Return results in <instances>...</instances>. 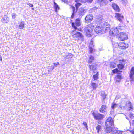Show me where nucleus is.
Masks as SVG:
<instances>
[{"label": "nucleus", "mask_w": 134, "mask_h": 134, "mask_svg": "<svg viewBox=\"0 0 134 134\" xmlns=\"http://www.w3.org/2000/svg\"><path fill=\"white\" fill-rule=\"evenodd\" d=\"M100 25L99 26H97L95 29V31L96 33H100L103 34L109 31V29L108 27L104 26H102V23H100Z\"/></svg>", "instance_id": "obj_1"}, {"label": "nucleus", "mask_w": 134, "mask_h": 134, "mask_svg": "<svg viewBox=\"0 0 134 134\" xmlns=\"http://www.w3.org/2000/svg\"><path fill=\"white\" fill-rule=\"evenodd\" d=\"M94 26L92 24L87 25L85 28L84 30L86 33V35L89 37L92 36V32L93 31Z\"/></svg>", "instance_id": "obj_2"}, {"label": "nucleus", "mask_w": 134, "mask_h": 134, "mask_svg": "<svg viewBox=\"0 0 134 134\" xmlns=\"http://www.w3.org/2000/svg\"><path fill=\"white\" fill-rule=\"evenodd\" d=\"M122 28L123 27L121 25H119L116 27H113L109 31L110 34L113 36L118 34V32H120Z\"/></svg>", "instance_id": "obj_3"}, {"label": "nucleus", "mask_w": 134, "mask_h": 134, "mask_svg": "<svg viewBox=\"0 0 134 134\" xmlns=\"http://www.w3.org/2000/svg\"><path fill=\"white\" fill-rule=\"evenodd\" d=\"M92 115L94 119L97 120H102L104 117V115H103L100 114L97 112H93Z\"/></svg>", "instance_id": "obj_4"}, {"label": "nucleus", "mask_w": 134, "mask_h": 134, "mask_svg": "<svg viewBox=\"0 0 134 134\" xmlns=\"http://www.w3.org/2000/svg\"><path fill=\"white\" fill-rule=\"evenodd\" d=\"M118 37L119 40L122 41L127 39V35L126 34L123 32H120L118 34Z\"/></svg>", "instance_id": "obj_5"}, {"label": "nucleus", "mask_w": 134, "mask_h": 134, "mask_svg": "<svg viewBox=\"0 0 134 134\" xmlns=\"http://www.w3.org/2000/svg\"><path fill=\"white\" fill-rule=\"evenodd\" d=\"M129 74L131 83H133L134 82V67L131 68Z\"/></svg>", "instance_id": "obj_6"}, {"label": "nucleus", "mask_w": 134, "mask_h": 134, "mask_svg": "<svg viewBox=\"0 0 134 134\" xmlns=\"http://www.w3.org/2000/svg\"><path fill=\"white\" fill-rule=\"evenodd\" d=\"M106 126H114V122L113 119L111 117L108 118L105 122Z\"/></svg>", "instance_id": "obj_7"}, {"label": "nucleus", "mask_w": 134, "mask_h": 134, "mask_svg": "<svg viewBox=\"0 0 134 134\" xmlns=\"http://www.w3.org/2000/svg\"><path fill=\"white\" fill-rule=\"evenodd\" d=\"M77 12V15L80 16L82 17L85 14L86 12V10L84 8H80L79 9H76Z\"/></svg>", "instance_id": "obj_8"}, {"label": "nucleus", "mask_w": 134, "mask_h": 134, "mask_svg": "<svg viewBox=\"0 0 134 134\" xmlns=\"http://www.w3.org/2000/svg\"><path fill=\"white\" fill-rule=\"evenodd\" d=\"M107 127L105 130V133L108 134L111 132H113V131L115 129V127L114 126H106Z\"/></svg>", "instance_id": "obj_9"}, {"label": "nucleus", "mask_w": 134, "mask_h": 134, "mask_svg": "<svg viewBox=\"0 0 134 134\" xmlns=\"http://www.w3.org/2000/svg\"><path fill=\"white\" fill-rule=\"evenodd\" d=\"M93 16L92 14L87 15L85 18V21L86 23H88L91 22L92 20Z\"/></svg>", "instance_id": "obj_10"}, {"label": "nucleus", "mask_w": 134, "mask_h": 134, "mask_svg": "<svg viewBox=\"0 0 134 134\" xmlns=\"http://www.w3.org/2000/svg\"><path fill=\"white\" fill-rule=\"evenodd\" d=\"M93 39H91L90 43L89 46V52L91 53H93V51H94L95 50L93 48L94 45L93 44Z\"/></svg>", "instance_id": "obj_11"}, {"label": "nucleus", "mask_w": 134, "mask_h": 134, "mask_svg": "<svg viewBox=\"0 0 134 134\" xmlns=\"http://www.w3.org/2000/svg\"><path fill=\"white\" fill-rule=\"evenodd\" d=\"M118 47L120 49H124L127 48L128 47V44L124 42L119 43L118 45Z\"/></svg>", "instance_id": "obj_12"}, {"label": "nucleus", "mask_w": 134, "mask_h": 134, "mask_svg": "<svg viewBox=\"0 0 134 134\" xmlns=\"http://www.w3.org/2000/svg\"><path fill=\"white\" fill-rule=\"evenodd\" d=\"M126 107V108L125 109H126L127 110H132L133 109V106L131 103L129 101H127Z\"/></svg>", "instance_id": "obj_13"}, {"label": "nucleus", "mask_w": 134, "mask_h": 134, "mask_svg": "<svg viewBox=\"0 0 134 134\" xmlns=\"http://www.w3.org/2000/svg\"><path fill=\"white\" fill-rule=\"evenodd\" d=\"M115 18L120 22L122 21V20L124 17L122 14L119 13H116L115 14Z\"/></svg>", "instance_id": "obj_14"}, {"label": "nucleus", "mask_w": 134, "mask_h": 134, "mask_svg": "<svg viewBox=\"0 0 134 134\" xmlns=\"http://www.w3.org/2000/svg\"><path fill=\"white\" fill-rule=\"evenodd\" d=\"M127 102L124 100H122L120 103V107L122 109H125L126 108V107Z\"/></svg>", "instance_id": "obj_15"}, {"label": "nucleus", "mask_w": 134, "mask_h": 134, "mask_svg": "<svg viewBox=\"0 0 134 134\" xmlns=\"http://www.w3.org/2000/svg\"><path fill=\"white\" fill-rule=\"evenodd\" d=\"M112 7L113 9L116 12H119L120 11V9L119 6L116 4L114 3L112 4Z\"/></svg>", "instance_id": "obj_16"}, {"label": "nucleus", "mask_w": 134, "mask_h": 134, "mask_svg": "<svg viewBox=\"0 0 134 134\" xmlns=\"http://www.w3.org/2000/svg\"><path fill=\"white\" fill-rule=\"evenodd\" d=\"M125 61V60H120L119 63H121V64H119L117 65V66L119 69H122L124 68V63H123V62Z\"/></svg>", "instance_id": "obj_17"}, {"label": "nucleus", "mask_w": 134, "mask_h": 134, "mask_svg": "<svg viewBox=\"0 0 134 134\" xmlns=\"http://www.w3.org/2000/svg\"><path fill=\"white\" fill-rule=\"evenodd\" d=\"M97 2L99 3L100 6H105L107 3V0H97Z\"/></svg>", "instance_id": "obj_18"}, {"label": "nucleus", "mask_w": 134, "mask_h": 134, "mask_svg": "<svg viewBox=\"0 0 134 134\" xmlns=\"http://www.w3.org/2000/svg\"><path fill=\"white\" fill-rule=\"evenodd\" d=\"M107 106L105 105H102L99 109V111L102 113H104L105 112L107 109Z\"/></svg>", "instance_id": "obj_19"}, {"label": "nucleus", "mask_w": 134, "mask_h": 134, "mask_svg": "<svg viewBox=\"0 0 134 134\" xmlns=\"http://www.w3.org/2000/svg\"><path fill=\"white\" fill-rule=\"evenodd\" d=\"M9 18L7 17V16L5 15L1 19L3 23H7L9 21Z\"/></svg>", "instance_id": "obj_20"}, {"label": "nucleus", "mask_w": 134, "mask_h": 134, "mask_svg": "<svg viewBox=\"0 0 134 134\" xmlns=\"http://www.w3.org/2000/svg\"><path fill=\"white\" fill-rule=\"evenodd\" d=\"M72 57L73 55L71 53H69L67 55L63 56V57L64 58V60H66L67 59L72 58Z\"/></svg>", "instance_id": "obj_21"}, {"label": "nucleus", "mask_w": 134, "mask_h": 134, "mask_svg": "<svg viewBox=\"0 0 134 134\" xmlns=\"http://www.w3.org/2000/svg\"><path fill=\"white\" fill-rule=\"evenodd\" d=\"M89 69L90 70H92L93 72H95V71L96 70L97 68V66L96 65H89Z\"/></svg>", "instance_id": "obj_22"}, {"label": "nucleus", "mask_w": 134, "mask_h": 134, "mask_svg": "<svg viewBox=\"0 0 134 134\" xmlns=\"http://www.w3.org/2000/svg\"><path fill=\"white\" fill-rule=\"evenodd\" d=\"M74 37H76L77 38H79V37H81L82 36V34L78 32H76L73 35Z\"/></svg>", "instance_id": "obj_23"}, {"label": "nucleus", "mask_w": 134, "mask_h": 134, "mask_svg": "<svg viewBox=\"0 0 134 134\" xmlns=\"http://www.w3.org/2000/svg\"><path fill=\"white\" fill-rule=\"evenodd\" d=\"M18 27L20 29H23L24 27L25 23L23 21L18 23Z\"/></svg>", "instance_id": "obj_24"}, {"label": "nucleus", "mask_w": 134, "mask_h": 134, "mask_svg": "<svg viewBox=\"0 0 134 134\" xmlns=\"http://www.w3.org/2000/svg\"><path fill=\"white\" fill-rule=\"evenodd\" d=\"M106 94L105 93L104 91H102L101 93V96L102 97V99L103 100V101H102V102H104V100L106 97Z\"/></svg>", "instance_id": "obj_25"}, {"label": "nucleus", "mask_w": 134, "mask_h": 134, "mask_svg": "<svg viewBox=\"0 0 134 134\" xmlns=\"http://www.w3.org/2000/svg\"><path fill=\"white\" fill-rule=\"evenodd\" d=\"M102 126L100 125H97L96 127L97 132L99 134L100 132H101L102 129Z\"/></svg>", "instance_id": "obj_26"}, {"label": "nucleus", "mask_w": 134, "mask_h": 134, "mask_svg": "<svg viewBox=\"0 0 134 134\" xmlns=\"http://www.w3.org/2000/svg\"><path fill=\"white\" fill-rule=\"evenodd\" d=\"M71 9H72L73 13L72 15L71 16V18L72 19L73 18L74 15H75V13L76 12V10L75 7L73 6H71Z\"/></svg>", "instance_id": "obj_27"}, {"label": "nucleus", "mask_w": 134, "mask_h": 134, "mask_svg": "<svg viewBox=\"0 0 134 134\" xmlns=\"http://www.w3.org/2000/svg\"><path fill=\"white\" fill-rule=\"evenodd\" d=\"M121 79V73H118L117 75V78L116 80L117 81L119 82L120 81V80Z\"/></svg>", "instance_id": "obj_28"}, {"label": "nucleus", "mask_w": 134, "mask_h": 134, "mask_svg": "<svg viewBox=\"0 0 134 134\" xmlns=\"http://www.w3.org/2000/svg\"><path fill=\"white\" fill-rule=\"evenodd\" d=\"M54 8L56 11L59 9V7L58 5L55 2H54Z\"/></svg>", "instance_id": "obj_29"}, {"label": "nucleus", "mask_w": 134, "mask_h": 134, "mask_svg": "<svg viewBox=\"0 0 134 134\" xmlns=\"http://www.w3.org/2000/svg\"><path fill=\"white\" fill-rule=\"evenodd\" d=\"M80 19L79 18L77 19L76 20L75 25L76 26H79L80 25Z\"/></svg>", "instance_id": "obj_30"}, {"label": "nucleus", "mask_w": 134, "mask_h": 134, "mask_svg": "<svg viewBox=\"0 0 134 134\" xmlns=\"http://www.w3.org/2000/svg\"><path fill=\"white\" fill-rule=\"evenodd\" d=\"M94 57L92 55H90L89 60L88 61V63H91L94 60Z\"/></svg>", "instance_id": "obj_31"}, {"label": "nucleus", "mask_w": 134, "mask_h": 134, "mask_svg": "<svg viewBox=\"0 0 134 134\" xmlns=\"http://www.w3.org/2000/svg\"><path fill=\"white\" fill-rule=\"evenodd\" d=\"M122 131L119 130H114L112 134H122Z\"/></svg>", "instance_id": "obj_32"}, {"label": "nucleus", "mask_w": 134, "mask_h": 134, "mask_svg": "<svg viewBox=\"0 0 134 134\" xmlns=\"http://www.w3.org/2000/svg\"><path fill=\"white\" fill-rule=\"evenodd\" d=\"M116 64L114 62L111 63L110 64V68H114L116 66Z\"/></svg>", "instance_id": "obj_33"}, {"label": "nucleus", "mask_w": 134, "mask_h": 134, "mask_svg": "<svg viewBox=\"0 0 134 134\" xmlns=\"http://www.w3.org/2000/svg\"><path fill=\"white\" fill-rule=\"evenodd\" d=\"M98 72H97L96 74L93 75V78L94 80H96L98 79V76L99 75Z\"/></svg>", "instance_id": "obj_34"}, {"label": "nucleus", "mask_w": 134, "mask_h": 134, "mask_svg": "<svg viewBox=\"0 0 134 134\" xmlns=\"http://www.w3.org/2000/svg\"><path fill=\"white\" fill-rule=\"evenodd\" d=\"M117 107V104L114 103H112L111 107V108L114 109Z\"/></svg>", "instance_id": "obj_35"}, {"label": "nucleus", "mask_w": 134, "mask_h": 134, "mask_svg": "<svg viewBox=\"0 0 134 134\" xmlns=\"http://www.w3.org/2000/svg\"><path fill=\"white\" fill-rule=\"evenodd\" d=\"M91 85L93 87V88L94 90L96 89L97 87L96 84L94 83H92L91 84Z\"/></svg>", "instance_id": "obj_36"}, {"label": "nucleus", "mask_w": 134, "mask_h": 134, "mask_svg": "<svg viewBox=\"0 0 134 134\" xmlns=\"http://www.w3.org/2000/svg\"><path fill=\"white\" fill-rule=\"evenodd\" d=\"M114 109L111 108V111L110 112V114H111V115H113V116H114V117L115 116V115H114Z\"/></svg>", "instance_id": "obj_37"}, {"label": "nucleus", "mask_w": 134, "mask_h": 134, "mask_svg": "<svg viewBox=\"0 0 134 134\" xmlns=\"http://www.w3.org/2000/svg\"><path fill=\"white\" fill-rule=\"evenodd\" d=\"M119 71L117 68H116L115 69L113 70H112V72L113 73H115Z\"/></svg>", "instance_id": "obj_38"}, {"label": "nucleus", "mask_w": 134, "mask_h": 134, "mask_svg": "<svg viewBox=\"0 0 134 134\" xmlns=\"http://www.w3.org/2000/svg\"><path fill=\"white\" fill-rule=\"evenodd\" d=\"M81 4L79 3H77L75 5V6L76 8V9H77L80 6Z\"/></svg>", "instance_id": "obj_39"}, {"label": "nucleus", "mask_w": 134, "mask_h": 134, "mask_svg": "<svg viewBox=\"0 0 134 134\" xmlns=\"http://www.w3.org/2000/svg\"><path fill=\"white\" fill-rule=\"evenodd\" d=\"M72 26L75 30H76L77 29V27L75 26V24L74 23H72Z\"/></svg>", "instance_id": "obj_40"}, {"label": "nucleus", "mask_w": 134, "mask_h": 134, "mask_svg": "<svg viewBox=\"0 0 134 134\" xmlns=\"http://www.w3.org/2000/svg\"><path fill=\"white\" fill-rule=\"evenodd\" d=\"M83 124V125H84V126L85 127L87 130H88V126L87 125V123L86 122H84Z\"/></svg>", "instance_id": "obj_41"}, {"label": "nucleus", "mask_w": 134, "mask_h": 134, "mask_svg": "<svg viewBox=\"0 0 134 134\" xmlns=\"http://www.w3.org/2000/svg\"><path fill=\"white\" fill-rule=\"evenodd\" d=\"M129 116L131 118H133V117H134V115L132 113H130Z\"/></svg>", "instance_id": "obj_42"}, {"label": "nucleus", "mask_w": 134, "mask_h": 134, "mask_svg": "<svg viewBox=\"0 0 134 134\" xmlns=\"http://www.w3.org/2000/svg\"><path fill=\"white\" fill-rule=\"evenodd\" d=\"M53 64L54 65L55 67H56L57 66V65L59 64V63L58 62H57L56 63H53Z\"/></svg>", "instance_id": "obj_43"}, {"label": "nucleus", "mask_w": 134, "mask_h": 134, "mask_svg": "<svg viewBox=\"0 0 134 134\" xmlns=\"http://www.w3.org/2000/svg\"><path fill=\"white\" fill-rule=\"evenodd\" d=\"M27 4L30 7H34V5L30 3H27Z\"/></svg>", "instance_id": "obj_44"}, {"label": "nucleus", "mask_w": 134, "mask_h": 134, "mask_svg": "<svg viewBox=\"0 0 134 134\" xmlns=\"http://www.w3.org/2000/svg\"><path fill=\"white\" fill-rule=\"evenodd\" d=\"M12 18L14 19L15 18V13H13L12 14Z\"/></svg>", "instance_id": "obj_45"}, {"label": "nucleus", "mask_w": 134, "mask_h": 134, "mask_svg": "<svg viewBox=\"0 0 134 134\" xmlns=\"http://www.w3.org/2000/svg\"><path fill=\"white\" fill-rule=\"evenodd\" d=\"M93 0H86L87 2L88 3H91Z\"/></svg>", "instance_id": "obj_46"}, {"label": "nucleus", "mask_w": 134, "mask_h": 134, "mask_svg": "<svg viewBox=\"0 0 134 134\" xmlns=\"http://www.w3.org/2000/svg\"><path fill=\"white\" fill-rule=\"evenodd\" d=\"M97 7H95L93 8H92V9L93 10H95L97 9Z\"/></svg>", "instance_id": "obj_47"}, {"label": "nucleus", "mask_w": 134, "mask_h": 134, "mask_svg": "<svg viewBox=\"0 0 134 134\" xmlns=\"http://www.w3.org/2000/svg\"><path fill=\"white\" fill-rule=\"evenodd\" d=\"M130 123H131V122L133 123L134 125V120H133L132 121H129Z\"/></svg>", "instance_id": "obj_48"}, {"label": "nucleus", "mask_w": 134, "mask_h": 134, "mask_svg": "<svg viewBox=\"0 0 134 134\" xmlns=\"http://www.w3.org/2000/svg\"><path fill=\"white\" fill-rule=\"evenodd\" d=\"M130 132L132 134H134V130L131 131Z\"/></svg>", "instance_id": "obj_49"}, {"label": "nucleus", "mask_w": 134, "mask_h": 134, "mask_svg": "<svg viewBox=\"0 0 134 134\" xmlns=\"http://www.w3.org/2000/svg\"><path fill=\"white\" fill-rule=\"evenodd\" d=\"M2 59L1 57V56H0V60L2 61Z\"/></svg>", "instance_id": "obj_50"}, {"label": "nucleus", "mask_w": 134, "mask_h": 134, "mask_svg": "<svg viewBox=\"0 0 134 134\" xmlns=\"http://www.w3.org/2000/svg\"><path fill=\"white\" fill-rule=\"evenodd\" d=\"M55 67H52V68H51V69L52 70H53V69H54V68H55Z\"/></svg>", "instance_id": "obj_51"}, {"label": "nucleus", "mask_w": 134, "mask_h": 134, "mask_svg": "<svg viewBox=\"0 0 134 134\" xmlns=\"http://www.w3.org/2000/svg\"><path fill=\"white\" fill-rule=\"evenodd\" d=\"M103 25L104 26H105V24H104V23H103ZM104 24H105V22H104Z\"/></svg>", "instance_id": "obj_52"}, {"label": "nucleus", "mask_w": 134, "mask_h": 134, "mask_svg": "<svg viewBox=\"0 0 134 134\" xmlns=\"http://www.w3.org/2000/svg\"><path fill=\"white\" fill-rule=\"evenodd\" d=\"M32 10H34V8H32Z\"/></svg>", "instance_id": "obj_53"}, {"label": "nucleus", "mask_w": 134, "mask_h": 134, "mask_svg": "<svg viewBox=\"0 0 134 134\" xmlns=\"http://www.w3.org/2000/svg\"><path fill=\"white\" fill-rule=\"evenodd\" d=\"M110 2H111L112 1V0H109Z\"/></svg>", "instance_id": "obj_54"}]
</instances>
